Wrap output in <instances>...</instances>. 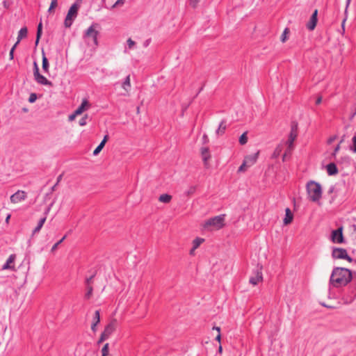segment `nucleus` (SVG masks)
Here are the masks:
<instances>
[{
  "label": "nucleus",
  "instance_id": "680f3d73",
  "mask_svg": "<svg viewBox=\"0 0 356 356\" xmlns=\"http://www.w3.org/2000/svg\"><path fill=\"white\" fill-rule=\"evenodd\" d=\"M351 0H347L346 6L348 7L350 3Z\"/></svg>",
  "mask_w": 356,
  "mask_h": 356
},
{
  "label": "nucleus",
  "instance_id": "79ce46f5",
  "mask_svg": "<svg viewBox=\"0 0 356 356\" xmlns=\"http://www.w3.org/2000/svg\"><path fill=\"white\" fill-rule=\"evenodd\" d=\"M2 3L4 8L9 9L13 2L11 1L5 0Z\"/></svg>",
  "mask_w": 356,
  "mask_h": 356
},
{
  "label": "nucleus",
  "instance_id": "dca6fc26",
  "mask_svg": "<svg viewBox=\"0 0 356 356\" xmlns=\"http://www.w3.org/2000/svg\"><path fill=\"white\" fill-rule=\"evenodd\" d=\"M317 15H318V10H315L312 15L309 21L307 24V28L309 31H313L317 24Z\"/></svg>",
  "mask_w": 356,
  "mask_h": 356
},
{
  "label": "nucleus",
  "instance_id": "72a5a7b5",
  "mask_svg": "<svg viewBox=\"0 0 356 356\" xmlns=\"http://www.w3.org/2000/svg\"><path fill=\"white\" fill-rule=\"evenodd\" d=\"M105 144L102 142L96 147V149L93 151V155L97 156L99 153L102 150Z\"/></svg>",
  "mask_w": 356,
  "mask_h": 356
},
{
  "label": "nucleus",
  "instance_id": "4c0bfd02",
  "mask_svg": "<svg viewBox=\"0 0 356 356\" xmlns=\"http://www.w3.org/2000/svg\"><path fill=\"white\" fill-rule=\"evenodd\" d=\"M213 330H216L217 332V335L216 337V341H218L219 343L221 340V335H220V328L219 327H214L213 328Z\"/></svg>",
  "mask_w": 356,
  "mask_h": 356
},
{
  "label": "nucleus",
  "instance_id": "cd10ccee",
  "mask_svg": "<svg viewBox=\"0 0 356 356\" xmlns=\"http://www.w3.org/2000/svg\"><path fill=\"white\" fill-rule=\"evenodd\" d=\"M46 220H47L46 217H44V218H41L40 220L37 227L33 230V234H36V233H38V232H39L40 231V229L42 227L44 223L46 221Z\"/></svg>",
  "mask_w": 356,
  "mask_h": 356
},
{
  "label": "nucleus",
  "instance_id": "393cba45",
  "mask_svg": "<svg viewBox=\"0 0 356 356\" xmlns=\"http://www.w3.org/2000/svg\"><path fill=\"white\" fill-rule=\"evenodd\" d=\"M196 191L197 186H190L186 188V190L184 192V194L187 197H190L195 193Z\"/></svg>",
  "mask_w": 356,
  "mask_h": 356
},
{
  "label": "nucleus",
  "instance_id": "052dcab7",
  "mask_svg": "<svg viewBox=\"0 0 356 356\" xmlns=\"http://www.w3.org/2000/svg\"><path fill=\"white\" fill-rule=\"evenodd\" d=\"M222 346L220 345V346H219V348H218V352H219L220 353H222Z\"/></svg>",
  "mask_w": 356,
  "mask_h": 356
},
{
  "label": "nucleus",
  "instance_id": "c85d7f7f",
  "mask_svg": "<svg viewBox=\"0 0 356 356\" xmlns=\"http://www.w3.org/2000/svg\"><path fill=\"white\" fill-rule=\"evenodd\" d=\"M204 242L202 238L197 237L192 241V245L194 249H197L202 243Z\"/></svg>",
  "mask_w": 356,
  "mask_h": 356
},
{
  "label": "nucleus",
  "instance_id": "f257e3e1",
  "mask_svg": "<svg viewBox=\"0 0 356 356\" xmlns=\"http://www.w3.org/2000/svg\"><path fill=\"white\" fill-rule=\"evenodd\" d=\"M352 279L351 272L344 268H335L330 277V282L335 288L345 286Z\"/></svg>",
  "mask_w": 356,
  "mask_h": 356
},
{
  "label": "nucleus",
  "instance_id": "aec40b11",
  "mask_svg": "<svg viewBox=\"0 0 356 356\" xmlns=\"http://www.w3.org/2000/svg\"><path fill=\"white\" fill-rule=\"evenodd\" d=\"M100 322V315L98 310L95 312L92 323L91 325V330L93 332H96V326Z\"/></svg>",
  "mask_w": 356,
  "mask_h": 356
},
{
  "label": "nucleus",
  "instance_id": "6e6d98bb",
  "mask_svg": "<svg viewBox=\"0 0 356 356\" xmlns=\"http://www.w3.org/2000/svg\"><path fill=\"white\" fill-rule=\"evenodd\" d=\"M322 102V97H318L316 101V104H320Z\"/></svg>",
  "mask_w": 356,
  "mask_h": 356
},
{
  "label": "nucleus",
  "instance_id": "f8f14e48",
  "mask_svg": "<svg viewBox=\"0 0 356 356\" xmlns=\"http://www.w3.org/2000/svg\"><path fill=\"white\" fill-rule=\"evenodd\" d=\"M263 281V275L261 268L258 269L256 273L250 277L249 282L252 284V286H256L259 285V283Z\"/></svg>",
  "mask_w": 356,
  "mask_h": 356
},
{
  "label": "nucleus",
  "instance_id": "f704fd0d",
  "mask_svg": "<svg viewBox=\"0 0 356 356\" xmlns=\"http://www.w3.org/2000/svg\"><path fill=\"white\" fill-rule=\"evenodd\" d=\"M248 142L247 134L243 133L239 138V143L241 145H245Z\"/></svg>",
  "mask_w": 356,
  "mask_h": 356
},
{
  "label": "nucleus",
  "instance_id": "9d476101",
  "mask_svg": "<svg viewBox=\"0 0 356 356\" xmlns=\"http://www.w3.org/2000/svg\"><path fill=\"white\" fill-rule=\"evenodd\" d=\"M331 241L334 243H342L343 242V227H340L332 232Z\"/></svg>",
  "mask_w": 356,
  "mask_h": 356
},
{
  "label": "nucleus",
  "instance_id": "603ef678",
  "mask_svg": "<svg viewBox=\"0 0 356 356\" xmlns=\"http://www.w3.org/2000/svg\"><path fill=\"white\" fill-rule=\"evenodd\" d=\"M91 296H92V291H88L86 293V295H85V298H86V299H89V298H90Z\"/></svg>",
  "mask_w": 356,
  "mask_h": 356
},
{
  "label": "nucleus",
  "instance_id": "c756f323",
  "mask_svg": "<svg viewBox=\"0 0 356 356\" xmlns=\"http://www.w3.org/2000/svg\"><path fill=\"white\" fill-rule=\"evenodd\" d=\"M42 33V24L40 22L38 25L37 34H36V40H35V45H38V44L39 42V40H40V39L41 38Z\"/></svg>",
  "mask_w": 356,
  "mask_h": 356
},
{
  "label": "nucleus",
  "instance_id": "b1692460",
  "mask_svg": "<svg viewBox=\"0 0 356 356\" xmlns=\"http://www.w3.org/2000/svg\"><path fill=\"white\" fill-rule=\"evenodd\" d=\"M327 171L329 175H334L338 172L337 168L334 163H330L327 165Z\"/></svg>",
  "mask_w": 356,
  "mask_h": 356
},
{
  "label": "nucleus",
  "instance_id": "13d9d810",
  "mask_svg": "<svg viewBox=\"0 0 356 356\" xmlns=\"http://www.w3.org/2000/svg\"><path fill=\"white\" fill-rule=\"evenodd\" d=\"M203 139H204L205 143L208 142V137H207V136L206 134H204L203 136Z\"/></svg>",
  "mask_w": 356,
  "mask_h": 356
},
{
  "label": "nucleus",
  "instance_id": "58836bf2",
  "mask_svg": "<svg viewBox=\"0 0 356 356\" xmlns=\"http://www.w3.org/2000/svg\"><path fill=\"white\" fill-rule=\"evenodd\" d=\"M108 353H109L108 343H106V344H104V346H103V348L102 349V354L108 356Z\"/></svg>",
  "mask_w": 356,
  "mask_h": 356
},
{
  "label": "nucleus",
  "instance_id": "8fccbe9b",
  "mask_svg": "<svg viewBox=\"0 0 356 356\" xmlns=\"http://www.w3.org/2000/svg\"><path fill=\"white\" fill-rule=\"evenodd\" d=\"M291 153H289V151H287V148L286 149L284 154L282 155V161H286V156L288 154H290Z\"/></svg>",
  "mask_w": 356,
  "mask_h": 356
},
{
  "label": "nucleus",
  "instance_id": "2f4dec72",
  "mask_svg": "<svg viewBox=\"0 0 356 356\" xmlns=\"http://www.w3.org/2000/svg\"><path fill=\"white\" fill-rule=\"evenodd\" d=\"M348 297L343 298V302L344 303H350L354 300L355 297L356 296L355 293L353 292H351L350 295L347 296Z\"/></svg>",
  "mask_w": 356,
  "mask_h": 356
},
{
  "label": "nucleus",
  "instance_id": "9b49d317",
  "mask_svg": "<svg viewBox=\"0 0 356 356\" xmlns=\"http://www.w3.org/2000/svg\"><path fill=\"white\" fill-rule=\"evenodd\" d=\"M26 197V194L23 191H17L10 196V202L13 204H18L24 201Z\"/></svg>",
  "mask_w": 356,
  "mask_h": 356
},
{
  "label": "nucleus",
  "instance_id": "4be33fe9",
  "mask_svg": "<svg viewBox=\"0 0 356 356\" xmlns=\"http://www.w3.org/2000/svg\"><path fill=\"white\" fill-rule=\"evenodd\" d=\"M27 33H28V30H27V28L26 27H23L22 28L19 33H18V35H17V42H15V44H17L18 45V44L19 43V42L21 41V40L26 38L27 36Z\"/></svg>",
  "mask_w": 356,
  "mask_h": 356
},
{
  "label": "nucleus",
  "instance_id": "2eb2a0df",
  "mask_svg": "<svg viewBox=\"0 0 356 356\" xmlns=\"http://www.w3.org/2000/svg\"><path fill=\"white\" fill-rule=\"evenodd\" d=\"M16 259L15 254H11L7 259L6 264L3 266L2 270H15V261Z\"/></svg>",
  "mask_w": 356,
  "mask_h": 356
},
{
  "label": "nucleus",
  "instance_id": "473e14b6",
  "mask_svg": "<svg viewBox=\"0 0 356 356\" xmlns=\"http://www.w3.org/2000/svg\"><path fill=\"white\" fill-rule=\"evenodd\" d=\"M289 33V29H285L280 37V40L282 42H285L286 41V40L288 38Z\"/></svg>",
  "mask_w": 356,
  "mask_h": 356
},
{
  "label": "nucleus",
  "instance_id": "e2e57ef3",
  "mask_svg": "<svg viewBox=\"0 0 356 356\" xmlns=\"http://www.w3.org/2000/svg\"><path fill=\"white\" fill-rule=\"evenodd\" d=\"M344 23H345V20H343V22H342V27L343 28L344 27Z\"/></svg>",
  "mask_w": 356,
  "mask_h": 356
},
{
  "label": "nucleus",
  "instance_id": "49530a36",
  "mask_svg": "<svg viewBox=\"0 0 356 356\" xmlns=\"http://www.w3.org/2000/svg\"><path fill=\"white\" fill-rule=\"evenodd\" d=\"M200 0H190V6L193 8H196Z\"/></svg>",
  "mask_w": 356,
  "mask_h": 356
},
{
  "label": "nucleus",
  "instance_id": "a18cd8bd",
  "mask_svg": "<svg viewBox=\"0 0 356 356\" xmlns=\"http://www.w3.org/2000/svg\"><path fill=\"white\" fill-rule=\"evenodd\" d=\"M17 44H15L10 51L9 57H10V60H13L14 58V51H15V48L17 47Z\"/></svg>",
  "mask_w": 356,
  "mask_h": 356
},
{
  "label": "nucleus",
  "instance_id": "de8ad7c7",
  "mask_svg": "<svg viewBox=\"0 0 356 356\" xmlns=\"http://www.w3.org/2000/svg\"><path fill=\"white\" fill-rule=\"evenodd\" d=\"M79 115H75V111H74L73 113H72L71 115H70L68 116V120L70 122H72L75 120V118H76V116H78Z\"/></svg>",
  "mask_w": 356,
  "mask_h": 356
},
{
  "label": "nucleus",
  "instance_id": "0e129e2a",
  "mask_svg": "<svg viewBox=\"0 0 356 356\" xmlns=\"http://www.w3.org/2000/svg\"><path fill=\"white\" fill-rule=\"evenodd\" d=\"M90 280H92V277H90V279H88V280H87V282H88Z\"/></svg>",
  "mask_w": 356,
  "mask_h": 356
},
{
  "label": "nucleus",
  "instance_id": "c03bdc74",
  "mask_svg": "<svg viewBox=\"0 0 356 356\" xmlns=\"http://www.w3.org/2000/svg\"><path fill=\"white\" fill-rule=\"evenodd\" d=\"M88 117V115H85L82 118L80 119L79 122L80 126H85L86 124V120Z\"/></svg>",
  "mask_w": 356,
  "mask_h": 356
},
{
  "label": "nucleus",
  "instance_id": "5fc2aeb1",
  "mask_svg": "<svg viewBox=\"0 0 356 356\" xmlns=\"http://www.w3.org/2000/svg\"><path fill=\"white\" fill-rule=\"evenodd\" d=\"M108 135H105L103 140H102V142L104 144L106 143V142L108 141Z\"/></svg>",
  "mask_w": 356,
  "mask_h": 356
},
{
  "label": "nucleus",
  "instance_id": "6e6552de",
  "mask_svg": "<svg viewBox=\"0 0 356 356\" xmlns=\"http://www.w3.org/2000/svg\"><path fill=\"white\" fill-rule=\"evenodd\" d=\"M332 257L334 259H345L350 263L353 261L352 258L348 256L347 251L343 248H334L332 252Z\"/></svg>",
  "mask_w": 356,
  "mask_h": 356
},
{
  "label": "nucleus",
  "instance_id": "f03ea898",
  "mask_svg": "<svg viewBox=\"0 0 356 356\" xmlns=\"http://www.w3.org/2000/svg\"><path fill=\"white\" fill-rule=\"evenodd\" d=\"M308 199L314 202H318L322 197L323 188L318 182L309 181L306 185Z\"/></svg>",
  "mask_w": 356,
  "mask_h": 356
},
{
  "label": "nucleus",
  "instance_id": "5701e85b",
  "mask_svg": "<svg viewBox=\"0 0 356 356\" xmlns=\"http://www.w3.org/2000/svg\"><path fill=\"white\" fill-rule=\"evenodd\" d=\"M283 145L284 144L281 143L276 146L272 154V158L277 159L280 156L283 149Z\"/></svg>",
  "mask_w": 356,
  "mask_h": 356
},
{
  "label": "nucleus",
  "instance_id": "864d4df0",
  "mask_svg": "<svg viewBox=\"0 0 356 356\" xmlns=\"http://www.w3.org/2000/svg\"><path fill=\"white\" fill-rule=\"evenodd\" d=\"M195 250L196 249H194V248L192 247V248L191 249V250L189 252V254L191 256H194L195 254Z\"/></svg>",
  "mask_w": 356,
  "mask_h": 356
},
{
  "label": "nucleus",
  "instance_id": "bf43d9fd",
  "mask_svg": "<svg viewBox=\"0 0 356 356\" xmlns=\"http://www.w3.org/2000/svg\"><path fill=\"white\" fill-rule=\"evenodd\" d=\"M10 218V215H8V216H7V217H6V222L7 223L9 222Z\"/></svg>",
  "mask_w": 356,
  "mask_h": 356
},
{
  "label": "nucleus",
  "instance_id": "7c9ffc66",
  "mask_svg": "<svg viewBox=\"0 0 356 356\" xmlns=\"http://www.w3.org/2000/svg\"><path fill=\"white\" fill-rule=\"evenodd\" d=\"M225 129H226V125H225V122H222L220 124L219 127H218V130L216 131V133L218 135H222L225 133Z\"/></svg>",
  "mask_w": 356,
  "mask_h": 356
},
{
  "label": "nucleus",
  "instance_id": "c9c22d12",
  "mask_svg": "<svg viewBox=\"0 0 356 356\" xmlns=\"http://www.w3.org/2000/svg\"><path fill=\"white\" fill-rule=\"evenodd\" d=\"M66 236H64L59 241H58L56 243H55L51 249V251L52 252H55L56 250V249L58 248V246L65 239Z\"/></svg>",
  "mask_w": 356,
  "mask_h": 356
},
{
  "label": "nucleus",
  "instance_id": "4d7b16f0",
  "mask_svg": "<svg viewBox=\"0 0 356 356\" xmlns=\"http://www.w3.org/2000/svg\"><path fill=\"white\" fill-rule=\"evenodd\" d=\"M339 149H340V146H339V145H338L335 147V149H334V154H336V153L339 150Z\"/></svg>",
  "mask_w": 356,
  "mask_h": 356
},
{
  "label": "nucleus",
  "instance_id": "e433bc0d",
  "mask_svg": "<svg viewBox=\"0 0 356 356\" xmlns=\"http://www.w3.org/2000/svg\"><path fill=\"white\" fill-rule=\"evenodd\" d=\"M58 6V0H51V4H50V6L49 8V10L48 11L49 13L52 12V10L56 8V6Z\"/></svg>",
  "mask_w": 356,
  "mask_h": 356
},
{
  "label": "nucleus",
  "instance_id": "1a4fd4ad",
  "mask_svg": "<svg viewBox=\"0 0 356 356\" xmlns=\"http://www.w3.org/2000/svg\"><path fill=\"white\" fill-rule=\"evenodd\" d=\"M33 65H34V72H33V74H34V77H35V81L39 84L47 85V86H52V83L51 81H48L46 77H44V76L41 75L39 73L38 66V65H37V63L35 62L33 63Z\"/></svg>",
  "mask_w": 356,
  "mask_h": 356
},
{
  "label": "nucleus",
  "instance_id": "ea45409f",
  "mask_svg": "<svg viewBox=\"0 0 356 356\" xmlns=\"http://www.w3.org/2000/svg\"><path fill=\"white\" fill-rule=\"evenodd\" d=\"M127 43L129 49H132L136 44V42L131 38H129Z\"/></svg>",
  "mask_w": 356,
  "mask_h": 356
},
{
  "label": "nucleus",
  "instance_id": "4468645a",
  "mask_svg": "<svg viewBox=\"0 0 356 356\" xmlns=\"http://www.w3.org/2000/svg\"><path fill=\"white\" fill-rule=\"evenodd\" d=\"M201 156L202 158L204 165H205L206 168H209V162L211 159V154L208 147L201 148Z\"/></svg>",
  "mask_w": 356,
  "mask_h": 356
},
{
  "label": "nucleus",
  "instance_id": "a19ab883",
  "mask_svg": "<svg viewBox=\"0 0 356 356\" xmlns=\"http://www.w3.org/2000/svg\"><path fill=\"white\" fill-rule=\"evenodd\" d=\"M248 168H250L244 161L239 167L238 171V172H245Z\"/></svg>",
  "mask_w": 356,
  "mask_h": 356
},
{
  "label": "nucleus",
  "instance_id": "423d86ee",
  "mask_svg": "<svg viewBox=\"0 0 356 356\" xmlns=\"http://www.w3.org/2000/svg\"><path fill=\"white\" fill-rule=\"evenodd\" d=\"M79 8V5L76 3L72 4L70 8L64 22L65 27L69 28L71 26L74 19L77 16Z\"/></svg>",
  "mask_w": 356,
  "mask_h": 356
},
{
  "label": "nucleus",
  "instance_id": "a211bd4d",
  "mask_svg": "<svg viewBox=\"0 0 356 356\" xmlns=\"http://www.w3.org/2000/svg\"><path fill=\"white\" fill-rule=\"evenodd\" d=\"M258 156H259V152H257L254 154H251V155H248L247 156L245 157L244 159V162L249 166H252L253 165L257 160V158H258Z\"/></svg>",
  "mask_w": 356,
  "mask_h": 356
},
{
  "label": "nucleus",
  "instance_id": "7ed1b4c3",
  "mask_svg": "<svg viewBox=\"0 0 356 356\" xmlns=\"http://www.w3.org/2000/svg\"><path fill=\"white\" fill-rule=\"evenodd\" d=\"M225 226V215L217 216L205 220L202 227L207 231L219 230Z\"/></svg>",
  "mask_w": 356,
  "mask_h": 356
},
{
  "label": "nucleus",
  "instance_id": "39448f33",
  "mask_svg": "<svg viewBox=\"0 0 356 356\" xmlns=\"http://www.w3.org/2000/svg\"><path fill=\"white\" fill-rule=\"evenodd\" d=\"M298 134V124L296 122H293L291 126V131L289 135L287 141L285 144L287 146V151L289 153H291L293 149V143L296 140Z\"/></svg>",
  "mask_w": 356,
  "mask_h": 356
},
{
  "label": "nucleus",
  "instance_id": "f3484780",
  "mask_svg": "<svg viewBox=\"0 0 356 356\" xmlns=\"http://www.w3.org/2000/svg\"><path fill=\"white\" fill-rule=\"evenodd\" d=\"M97 34L98 32L95 30L94 26H90L86 32V36L92 38L96 45L97 44Z\"/></svg>",
  "mask_w": 356,
  "mask_h": 356
},
{
  "label": "nucleus",
  "instance_id": "69168bd1",
  "mask_svg": "<svg viewBox=\"0 0 356 356\" xmlns=\"http://www.w3.org/2000/svg\"><path fill=\"white\" fill-rule=\"evenodd\" d=\"M102 356H107V355H102Z\"/></svg>",
  "mask_w": 356,
  "mask_h": 356
},
{
  "label": "nucleus",
  "instance_id": "a878e982",
  "mask_svg": "<svg viewBox=\"0 0 356 356\" xmlns=\"http://www.w3.org/2000/svg\"><path fill=\"white\" fill-rule=\"evenodd\" d=\"M49 62L45 56L44 53L42 51V69L44 71V72L48 73L49 72Z\"/></svg>",
  "mask_w": 356,
  "mask_h": 356
},
{
  "label": "nucleus",
  "instance_id": "09e8293b",
  "mask_svg": "<svg viewBox=\"0 0 356 356\" xmlns=\"http://www.w3.org/2000/svg\"><path fill=\"white\" fill-rule=\"evenodd\" d=\"M124 3V0H118L113 6V8H115L118 6H122Z\"/></svg>",
  "mask_w": 356,
  "mask_h": 356
},
{
  "label": "nucleus",
  "instance_id": "bb28decb",
  "mask_svg": "<svg viewBox=\"0 0 356 356\" xmlns=\"http://www.w3.org/2000/svg\"><path fill=\"white\" fill-rule=\"evenodd\" d=\"M172 200V196L168 194H162L159 196V200L163 203H169Z\"/></svg>",
  "mask_w": 356,
  "mask_h": 356
},
{
  "label": "nucleus",
  "instance_id": "6ab92c4d",
  "mask_svg": "<svg viewBox=\"0 0 356 356\" xmlns=\"http://www.w3.org/2000/svg\"><path fill=\"white\" fill-rule=\"evenodd\" d=\"M131 87V79L130 76L128 75L122 85V89L125 91L124 95H129Z\"/></svg>",
  "mask_w": 356,
  "mask_h": 356
},
{
  "label": "nucleus",
  "instance_id": "37998d69",
  "mask_svg": "<svg viewBox=\"0 0 356 356\" xmlns=\"http://www.w3.org/2000/svg\"><path fill=\"white\" fill-rule=\"evenodd\" d=\"M37 99V95L35 93H31L29 96V102L30 103H33L36 101Z\"/></svg>",
  "mask_w": 356,
  "mask_h": 356
},
{
  "label": "nucleus",
  "instance_id": "ddd939ff",
  "mask_svg": "<svg viewBox=\"0 0 356 356\" xmlns=\"http://www.w3.org/2000/svg\"><path fill=\"white\" fill-rule=\"evenodd\" d=\"M90 106V102L86 99H83L81 105L74 111L75 115H81L84 111L88 110Z\"/></svg>",
  "mask_w": 356,
  "mask_h": 356
},
{
  "label": "nucleus",
  "instance_id": "0eeeda50",
  "mask_svg": "<svg viewBox=\"0 0 356 356\" xmlns=\"http://www.w3.org/2000/svg\"><path fill=\"white\" fill-rule=\"evenodd\" d=\"M116 323V320L113 319L106 326L104 332L100 336L99 343H102L110 337V335L115 330Z\"/></svg>",
  "mask_w": 356,
  "mask_h": 356
},
{
  "label": "nucleus",
  "instance_id": "20e7f679",
  "mask_svg": "<svg viewBox=\"0 0 356 356\" xmlns=\"http://www.w3.org/2000/svg\"><path fill=\"white\" fill-rule=\"evenodd\" d=\"M337 298L334 291H320L317 299L324 307H332V303Z\"/></svg>",
  "mask_w": 356,
  "mask_h": 356
},
{
  "label": "nucleus",
  "instance_id": "412c9836",
  "mask_svg": "<svg viewBox=\"0 0 356 356\" xmlns=\"http://www.w3.org/2000/svg\"><path fill=\"white\" fill-rule=\"evenodd\" d=\"M285 218H284V224L285 225H287L290 224L293 218V215L292 212L291 211L290 209L286 208L285 210Z\"/></svg>",
  "mask_w": 356,
  "mask_h": 356
},
{
  "label": "nucleus",
  "instance_id": "3c124183",
  "mask_svg": "<svg viewBox=\"0 0 356 356\" xmlns=\"http://www.w3.org/2000/svg\"><path fill=\"white\" fill-rule=\"evenodd\" d=\"M353 152H356V136L353 138Z\"/></svg>",
  "mask_w": 356,
  "mask_h": 356
}]
</instances>
